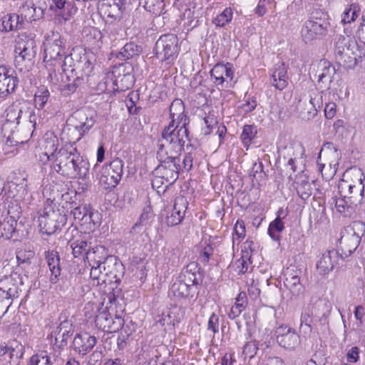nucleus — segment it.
Masks as SVG:
<instances>
[{
	"mask_svg": "<svg viewBox=\"0 0 365 365\" xmlns=\"http://www.w3.org/2000/svg\"><path fill=\"white\" fill-rule=\"evenodd\" d=\"M83 42L87 50L97 53L103 47L104 35L97 27L86 26L83 29Z\"/></svg>",
	"mask_w": 365,
	"mask_h": 365,
	"instance_id": "18",
	"label": "nucleus"
},
{
	"mask_svg": "<svg viewBox=\"0 0 365 365\" xmlns=\"http://www.w3.org/2000/svg\"><path fill=\"white\" fill-rule=\"evenodd\" d=\"M123 173V162L118 158L106 163L101 169L99 184L106 190H111L119 184Z\"/></svg>",
	"mask_w": 365,
	"mask_h": 365,
	"instance_id": "11",
	"label": "nucleus"
},
{
	"mask_svg": "<svg viewBox=\"0 0 365 365\" xmlns=\"http://www.w3.org/2000/svg\"><path fill=\"white\" fill-rule=\"evenodd\" d=\"M22 349V345L16 340L0 342V358L7 365H19L23 355Z\"/></svg>",
	"mask_w": 365,
	"mask_h": 365,
	"instance_id": "17",
	"label": "nucleus"
},
{
	"mask_svg": "<svg viewBox=\"0 0 365 365\" xmlns=\"http://www.w3.org/2000/svg\"><path fill=\"white\" fill-rule=\"evenodd\" d=\"M284 229V223L282 220L278 216L271 222L268 227V234L270 237L274 240H279V233Z\"/></svg>",
	"mask_w": 365,
	"mask_h": 365,
	"instance_id": "42",
	"label": "nucleus"
},
{
	"mask_svg": "<svg viewBox=\"0 0 365 365\" xmlns=\"http://www.w3.org/2000/svg\"><path fill=\"white\" fill-rule=\"evenodd\" d=\"M16 222L12 217H6L0 221V237L10 239L16 229Z\"/></svg>",
	"mask_w": 365,
	"mask_h": 365,
	"instance_id": "39",
	"label": "nucleus"
},
{
	"mask_svg": "<svg viewBox=\"0 0 365 365\" xmlns=\"http://www.w3.org/2000/svg\"><path fill=\"white\" fill-rule=\"evenodd\" d=\"M88 320H93L95 327L106 333L118 332L124 325V319L117 314L115 306L110 301L109 305L103 303H87L83 309Z\"/></svg>",
	"mask_w": 365,
	"mask_h": 365,
	"instance_id": "2",
	"label": "nucleus"
},
{
	"mask_svg": "<svg viewBox=\"0 0 365 365\" xmlns=\"http://www.w3.org/2000/svg\"><path fill=\"white\" fill-rule=\"evenodd\" d=\"M360 7L357 4H351L341 15V22L344 24L354 22L359 16Z\"/></svg>",
	"mask_w": 365,
	"mask_h": 365,
	"instance_id": "41",
	"label": "nucleus"
},
{
	"mask_svg": "<svg viewBox=\"0 0 365 365\" xmlns=\"http://www.w3.org/2000/svg\"><path fill=\"white\" fill-rule=\"evenodd\" d=\"M187 207L188 202L185 197L182 195L177 197L173 210L166 217L167 225L173 227L180 225L185 218Z\"/></svg>",
	"mask_w": 365,
	"mask_h": 365,
	"instance_id": "22",
	"label": "nucleus"
},
{
	"mask_svg": "<svg viewBox=\"0 0 365 365\" xmlns=\"http://www.w3.org/2000/svg\"><path fill=\"white\" fill-rule=\"evenodd\" d=\"M233 10L231 7H226L220 14L216 16L212 20L213 24L217 27H225L232 20Z\"/></svg>",
	"mask_w": 365,
	"mask_h": 365,
	"instance_id": "40",
	"label": "nucleus"
},
{
	"mask_svg": "<svg viewBox=\"0 0 365 365\" xmlns=\"http://www.w3.org/2000/svg\"><path fill=\"white\" fill-rule=\"evenodd\" d=\"M49 96L50 93L46 87H39L34 96L35 107L39 110L43 109L45 107Z\"/></svg>",
	"mask_w": 365,
	"mask_h": 365,
	"instance_id": "43",
	"label": "nucleus"
},
{
	"mask_svg": "<svg viewBox=\"0 0 365 365\" xmlns=\"http://www.w3.org/2000/svg\"><path fill=\"white\" fill-rule=\"evenodd\" d=\"M258 350L257 342L255 340L250 341L245 343L242 349V354L245 358L252 359Z\"/></svg>",
	"mask_w": 365,
	"mask_h": 365,
	"instance_id": "52",
	"label": "nucleus"
},
{
	"mask_svg": "<svg viewBox=\"0 0 365 365\" xmlns=\"http://www.w3.org/2000/svg\"><path fill=\"white\" fill-rule=\"evenodd\" d=\"M184 102L180 98H175L170 106V123L165 128L170 129L176 128L178 130L187 131V125L189 124V118L185 114Z\"/></svg>",
	"mask_w": 365,
	"mask_h": 365,
	"instance_id": "15",
	"label": "nucleus"
},
{
	"mask_svg": "<svg viewBox=\"0 0 365 365\" xmlns=\"http://www.w3.org/2000/svg\"><path fill=\"white\" fill-rule=\"evenodd\" d=\"M36 41L26 34L20 35L14 48L15 65L19 70H27L36 56Z\"/></svg>",
	"mask_w": 365,
	"mask_h": 365,
	"instance_id": "10",
	"label": "nucleus"
},
{
	"mask_svg": "<svg viewBox=\"0 0 365 365\" xmlns=\"http://www.w3.org/2000/svg\"><path fill=\"white\" fill-rule=\"evenodd\" d=\"M185 317V308L177 304L171 305L167 313H163L158 316L156 324H159L164 331H175L177 326Z\"/></svg>",
	"mask_w": 365,
	"mask_h": 365,
	"instance_id": "14",
	"label": "nucleus"
},
{
	"mask_svg": "<svg viewBox=\"0 0 365 365\" xmlns=\"http://www.w3.org/2000/svg\"><path fill=\"white\" fill-rule=\"evenodd\" d=\"M55 205L50 199L44 202L43 207L38 211V227L42 233L53 235L61 230L67 222L66 215L58 209L55 210Z\"/></svg>",
	"mask_w": 365,
	"mask_h": 365,
	"instance_id": "7",
	"label": "nucleus"
},
{
	"mask_svg": "<svg viewBox=\"0 0 365 365\" xmlns=\"http://www.w3.org/2000/svg\"><path fill=\"white\" fill-rule=\"evenodd\" d=\"M59 140L53 132L47 131L38 143L40 161L46 165L53 163V169L60 175L71 178L84 180L89 173L90 163L76 148L64 145L60 149Z\"/></svg>",
	"mask_w": 365,
	"mask_h": 365,
	"instance_id": "1",
	"label": "nucleus"
},
{
	"mask_svg": "<svg viewBox=\"0 0 365 365\" xmlns=\"http://www.w3.org/2000/svg\"><path fill=\"white\" fill-rule=\"evenodd\" d=\"M197 259L203 265L209 264L210 257L214 253L213 243L210 240H202L197 247Z\"/></svg>",
	"mask_w": 365,
	"mask_h": 365,
	"instance_id": "31",
	"label": "nucleus"
},
{
	"mask_svg": "<svg viewBox=\"0 0 365 365\" xmlns=\"http://www.w3.org/2000/svg\"><path fill=\"white\" fill-rule=\"evenodd\" d=\"M210 76L216 87L220 89L230 83L234 77L233 65L231 63L215 64L210 71Z\"/></svg>",
	"mask_w": 365,
	"mask_h": 365,
	"instance_id": "16",
	"label": "nucleus"
},
{
	"mask_svg": "<svg viewBox=\"0 0 365 365\" xmlns=\"http://www.w3.org/2000/svg\"><path fill=\"white\" fill-rule=\"evenodd\" d=\"M144 8L149 12L160 15L165 9L164 0H145Z\"/></svg>",
	"mask_w": 365,
	"mask_h": 365,
	"instance_id": "47",
	"label": "nucleus"
},
{
	"mask_svg": "<svg viewBox=\"0 0 365 365\" xmlns=\"http://www.w3.org/2000/svg\"><path fill=\"white\" fill-rule=\"evenodd\" d=\"M29 365H52V363L47 352L42 351L30 358Z\"/></svg>",
	"mask_w": 365,
	"mask_h": 365,
	"instance_id": "48",
	"label": "nucleus"
},
{
	"mask_svg": "<svg viewBox=\"0 0 365 365\" xmlns=\"http://www.w3.org/2000/svg\"><path fill=\"white\" fill-rule=\"evenodd\" d=\"M334 54L339 64L354 67L364 56L356 41L349 36H339L335 41Z\"/></svg>",
	"mask_w": 365,
	"mask_h": 365,
	"instance_id": "8",
	"label": "nucleus"
},
{
	"mask_svg": "<svg viewBox=\"0 0 365 365\" xmlns=\"http://www.w3.org/2000/svg\"><path fill=\"white\" fill-rule=\"evenodd\" d=\"M188 132L176 128H165L162 131V139L159 140L156 157L158 160H173L180 161L179 157L184 150Z\"/></svg>",
	"mask_w": 365,
	"mask_h": 365,
	"instance_id": "4",
	"label": "nucleus"
},
{
	"mask_svg": "<svg viewBox=\"0 0 365 365\" xmlns=\"http://www.w3.org/2000/svg\"><path fill=\"white\" fill-rule=\"evenodd\" d=\"M92 207L87 205H81L75 207L72 211L71 214L73 217L74 222L78 225L81 221L83 220V217L89 212Z\"/></svg>",
	"mask_w": 365,
	"mask_h": 365,
	"instance_id": "54",
	"label": "nucleus"
},
{
	"mask_svg": "<svg viewBox=\"0 0 365 365\" xmlns=\"http://www.w3.org/2000/svg\"><path fill=\"white\" fill-rule=\"evenodd\" d=\"M130 334L126 333H123V331L120 332V334L118 335L117 339V345L119 349H123L125 348V346L127 344V341L129 339Z\"/></svg>",
	"mask_w": 365,
	"mask_h": 365,
	"instance_id": "61",
	"label": "nucleus"
},
{
	"mask_svg": "<svg viewBox=\"0 0 365 365\" xmlns=\"http://www.w3.org/2000/svg\"><path fill=\"white\" fill-rule=\"evenodd\" d=\"M133 68L128 62L119 64L118 67L106 77V91L108 92L125 91L133 86Z\"/></svg>",
	"mask_w": 365,
	"mask_h": 365,
	"instance_id": "9",
	"label": "nucleus"
},
{
	"mask_svg": "<svg viewBox=\"0 0 365 365\" xmlns=\"http://www.w3.org/2000/svg\"><path fill=\"white\" fill-rule=\"evenodd\" d=\"M97 9L101 17L107 24L118 22L125 11V0H100Z\"/></svg>",
	"mask_w": 365,
	"mask_h": 365,
	"instance_id": "13",
	"label": "nucleus"
},
{
	"mask_svg": "<svg viewBox=\"0 0 365 365\" xmlns=\"http://www.w3.org/2000/svg\"><path fill=\"white\" fill-rule=\"evenodd\" d=\"M318 168L322 178L326 181H329L336 174V169L332 168L331 164L326 165L318 163Z\"/></svg>",
	"mask_w": 365,
	"mask_h": 365,
	"instance_id": "51",
	"label": "nucleus"
},
{
	"mask_svg": "<svg viewBox=\"0 0 365 365\" xmlns=\"http://www.w3.org/2000/svg\"><path fill=\"white\" fill-rule=\"evenodd\" d=\"M235 361V353H227L222 358L221 365H234Z\"/></svg>",
	"mask_w": 365,
	"mask_h": 365,
	"instance_id": "63",
	"label": "nucleus"
},
{
	"mask_svg": "<svg viewBox=\"0 0 365 365\" xmlns=\"http://www.w3.org/2000/svg\"><path fill=\"white\" fill-rule=\"evenodd\" d=\"M257 134V128L255 125H245L240 135V140L246 150L250 148L253 140Z\"/></svg>",
	"mask_w": 365,
	"mask_h": 365,
	"instance_id": "37",
	"label": "nucleus"
},
{
	"mask_svg": "<svg viewBox=\"0 0 365 365\" xmlns=\"http://www.w3.org/2000/svg\"><path fill=\"white\" fill-rule=\"evenodd\" d=\"M19 83L15 71L6 66H0V97L14 92Z\"/></svg>",
	"mask_w": 365,
	"mask_h": 365,
	"instance_id": "19",
	"label": "nucleus"
},
{
	"mask_svg": "<svg viewBox=\"0 0 365 365\" xmlns=\"http://www.w3.org/2000/svg\"><path fill=\"white\" fill-rule=\"evenodd\" d=\"M0 291L6 299L15 297L18 294V285L11 276H5L0 279Z\"/></svg>",
	"mask_w": 365,
	"mask_h": 365,
	"instance_id": "30",
	"label": "nucleus"
},
{
	"mask_svg": "<svg viewBox=\"0 0 365 365\" xmlns=\"http://www.w3.org/2000/svg\"><path fill=\"white\" fill-rule=\"evenodd\" d=\"M284 286L293 294H299L303 291L300 277L294 271H287L285 273Z\"/></svg>",
	"mask_w": 365,
	"mask_h": 365,
	"instance_id": "32",
	"label": "nucleus"
},
{
	"mask_svg": "<svg viewBox=\"0 0 365 365\" xmlns=\"http://www.w3.org/2000/svg\"><path fill=\"white\" fill-rule=\"evenodd\" d=\"M207 329L211 331L214 334L219 331V317L217 314L212 313L208 319Z\"/></svg>",
	"mask_w": 365,
	"mask_h": 365,
	"instance_id": "57",
	"label": "nucleus"
},
{
	"mask_svg": "<svg viewBox=\"0 0 365 365\" xmlns=\"http://www.w3.org/2000/svg\"><path fill=\"white\" fill-rule=\"evenodd\" d=\"M23 24V18L19 14H7L0 20V31L2 32L17 31L22 27Z\"/></svg>",
	"mask_w": 365,
	"mask_h": 365,
	"instance_id": "27",
	"label": "nucleus"
},
{
	"mask_svg": "<svg viewBox=\"0 0 365 365\" xmlns=\"http://www.w3.org/2000/svg\"><path fill=\"white\" fill-rule=\"evenodd\" d=\"M340 259L341 255L334 249L327 250L317 262L316 268L318 273L321 275L328 274L339 264Z\"/></svg>",
	"mask_w": 365,
	"mask_h": 365,
	"instance_id": "21",
	"label": "nucleus"
},
{
	"mask_svg": "<svg viewBox=\"0 0 365 365\" xmlns=\"http://www.w3.org/2000/svg\"><path fill=\"white\" fill-rule=\"evenodd\" d=\"M160 165L156 168V173L160 178L165 180L168 184H173L178 178L181 169L180 161L166 160H158Z\"/></svg>",
	"mask_w": 365,
	"mask_h": 365,
	"instance_id": "20",
	"label": "nucleus"
},
{
	"mask_svg": "<svg viewBox=\"0 0 365 365\" xmlns=\"http://www.w3.org/2000/svg\"><path fill=\"white\" fill-rule=\"evenodd\" d=\"M257 106V101L254 98H249L242 106V108L246 113H250L255 109Z\"/></svg>",
	"mask_w": 365,
	"mask_h": 365,
	"instance_id": "60",
	"label": "nucleus"
},
{
	"mask_svg": "<svg viewBox=\"0 0 365 365\" xmlns=\"http://www.w3.org/2000/svg\"><path fill=\"white\" fill-rule=\"evenodd\" d=\"M66 39L58 32H51L45 39L43 63L50 76L60 68L63 71L66 70Z\"/></svg>",
	"mask_w": 365,
	"mask_h": 365,
	"instance_id": "3",
	"label": "nucleus"
},
{
	"mask_svg": "<svg viewBox=\"0 0 365 365\" xmlns=\"http://www.w3.org/2000/svg\"><path fill=\"white\" fill-rule=\"evenodd\" d=\"M276 339L279 345L284 349H294L298 343V336L294 330L287 325L282 324L275 331Z\"/></svg>",
	"mask_w": 365,
	"mask_h": 365,
	"instance_id": "23",
	"label": "nucleus"
},
{
	"mask_svg": "<svg viewBox=\"0 0 365 365\" xmlns=\"http://www.w3.org/2000/svg\"><path fill=\"white\" fill-rule=\"evenodd\" d=\"M242 256L233 264L234 270L238 275L245 274L248 269V261L250 259L248 252L244 255V250H242Z\"/></svg>",
	"mask_w": 365,
	"mask_h": 365,
	"instance_id": "46",
	"label": "nucleus"
},
{
	"mask_svg": "<svg viewBox=\"0 0 365 365\" xmlns=\"http://www.w3.org/2000/svg\"><path fill=\"white\" fill-rule=\"evenodd\" d=\"M323 15L324 13L320 10H315L310 14L301 31L306 41H311L326 34L328 23L322 18Z\"/></svg>",
	"mask_w": 365,
	"mask_h": 365,
	"instance_id": "12",
	"label": "nucleus"
},
{
	"mask_svg": "<svg viewBox=\"0 0 365 365\" xmlns=\"http://www.w3.org/2000/svg\"><path fill=\"white\" fill-rule=\"evenodd\" d=\"M108 262L109 261L106 259L103 262H101V260H97L93 262V264L91 262L88 263L91 266L90 278L93 287H98L105 284V277L108 274V272L103 274L101 272V266L103 265V269H106V265L108 264Z\"/></svg>",
	"mask_w": 365,
	"mask_h": 365,
	"instance_id": "28",
	"label": "nucleus"
},
{
	"mask_svg": "<svg viewBox=\"0 0 365 365\" xmlns=\"http://www.w3.org/2000/svg\"><path fill=\"white\" fill-rule=\"evenodd\" d=\"M272 85L279 91H283L289 84L287 68L284 63L276 64L270 76Z\"/></svg>",
	"mask_w": 365,
	"mask_h": 365,
	"instance_id": "26",
	"label": "nucleus"
},
{
	"mask_svg": "<svg viewBox=\"0 0 365 365\" xmlns=\"http://www.w3.org/2000/svg\"><path fill=\"white\" fill-rule=\"evenodd\" d=\"M140 47L133 42L127 43L121 50V54L127 59L138 55Z\"/></svg>",
	"mask_w": 365,
	"mask_h": 365,
	"instance_id": "50",
	"label": "nucleus"
},
{
	"mask_svg": "<svg viewBox=\"0 0 365 365\" xmlns=\"http://www.w3.org/2000/svg\"><path fill=\"white\" fill-rule=\"evenodd\" d=\"M44 257L51 272L49 281L52 284H56L61 273L59 254L54 250H49L44 252Z\"/></svg>",
	"mask_w": 365,
	"mask_h": 365,
	"instance_id": "24",
	"label": "nucleus"
},
{
	"mask_svg": "<svg viewBox=\"0 0 365 365\" xmlns=\"http://www.w3.org/2000/svg\"><path fill=\"white\" fill-rule=\"evenodd\" d=\"M360 241L359 236L355 232H348L343 235L339 239V247L345 255L351 254L356 250Z\"/></svg>",
	"mask_w": 365,
	"mask_h": 365,
	"instance_id": "29",
	"label": "nucleus"
},
{
	"mask_svg": "<svg viewBox=\"0 0 365 365\" xmlns=\"http://www.w3.org/2000/svg\"><path fill=\"white\" fill-rule=\"evenodd\" d=\"M348 175H343L339 182V197L334 199V206L336 211L344 215L352 212L354 208L361 205L363 200V187L359 181H356L357 190L354 195L349 196L350 189L354 187L355 185L349 182Z\"/></svg>",
	"mask_w": 365,
	"mask_h": 365,
	"instance_id": "5",
	"label": "nucleus"
},
{
	"mask_svg": "<svg viewBox=\"0 0 365 365\" xmlns=\"http://www.w3.org/2000/svg\"><path fill=\"white\" fill-rule=\"evenodd\" d=\"M204 125L201 127V135H210L216 129L218 124L217 118L213 111H209L203 118Z\"/></svg>",
	"mask_w": 365,
	"mask_h": 365,
	"instance_id": "36",
	"label": "nucleus"
},
{
	"mask_svg": "<svg viewBox=\"0 0 365 365\" xmlns=\"http://www.w3.org/2000/svg\"><path fill=\"white\" fill-rule=\"evenodd\" d=\"M343 175H348L349 182H354L353 184L355 185L354 187H353L351 190L350 189V193L349 194V196L354 195L356 192V190H357L358 188H356V181H359V182L361 183V186L363 187V192H364V185L363 184V180L364 179V175L363 173L361 172V170H354L351 171H346Z\"/></svg>",
	"mask_w": 365,
	"mask_h": 365,
	"instance_id": "45",
	"label": "nucleus"
},
{
	"mask_svg": "<svg viewBox=\"0 0 365 365\" xmlns=\"http://www.w3.org/2000/svg\"><path fill=\"white\" fill-rule=\"evenodd\" d=\"M34 252L32 250H20L16 252V260L18 264L30 263L31 259L34 257Z\"/></svg>",
	"mask_w": 365,
	"mask_h": 365,
	"instance_id": "55",
	"label": "nucleus"
},
{
	"mask_svg": "<svg viewBox=\"0 0 365 365\" xmlns=\"http://www.w3.org/2000/svg\"><path fill=\"white\" fill-rule=\"evenodd\" d=\"M192 282L193 284H188L184 281L178 280L172 285L171 291L173 294L178 298L192 297L194 292V281Z\"/></svg>",
	"mask_w": 365,
	"mask_h": 365,
	"instance_id": "33",
	"label": "nucleus"
},
{
	"mask_svg": "<svg viewBox=\"0 0 365 365\" xmlns=\"http://www.w3.org/2000/svg\"><path fill=\"white\" fill-rule=\"evenodd\" d=\"M77 115L79 117H86L85 122L82 123L80 125L75 127V128L76 130L79 129L78 135L76 138V140L78 141L81 139V138L83 136L85 132L89 130V129L93 126V125L96 122V119H95V117H93V115H91L90 118H88L87 115H86V113L82 111L77 113Z\"/></svg>",
	"mask_w": 365,
	"mask_h": 365,
	"instance_id": "44",
	"label": "nucleus"
},
{
	"mask_svg": "<svg viewBox=\"0 0 365 365\" xmlns=\"http://www.w3.org/2000/svg\"><path fill=\"white\" fill-rule=\"evenodd\" d=\"M234 232L235 235V237H233L232 242L235 243L236 240H237V243H240L246 236V227L245 223L243 220L238 219L234 227Z\"/></svg>",
	"mask_w": 365,
	"mask_h": 365,
	"instance_id": "49",
	"label": "nucleus"
},
{
	"mask_svg": "<svg viewBox=\"0 0 365 365\" xmlns=\"http://www.w3.org/2000/svg\"><path fill=\"white\" fill-rule=\"evenodd\" d=\"M347 361L350 363H356L359 359V349L357 346L351 347L346 354Z\"/></svg>",
	"mask_w": 365,
	"mask_h": 365,
	"instance_id": "59",
	"label": "nucleus"
},
{
	"mask_svg": "<svg viewBox=\"0 0 365 365\" xmlns=\"http://www.w3.org/2000/svg\"><path fill=\"white\" fill-rule=\"evenodd\" d=\"M247 303L246 292L244 291L240 292L235 298V304L228 313V317L231 319L238 317L246 309Z\"/></svg>",
	"mask_w": 365,
	"mask_h": 365,
	"instance_id": "34",
	"label": "nucleus"
},
{
	"mask_svg": "<svg viewBox=\"0 0 365 365\" xmlns=\"http://www.w3.org/2000/svg\"><path fill=\"white\" fill-rule=\"evenodd\" d=\"M135 98L133 92L130 93L125 98V105L128 108V113L130 115H136L139 113L140 107L136 106Z\"/></svg>",
	"mask_w": 365,
	"mask_h": 365,
	"instance_id": "56",
	"label": "nucleus"
},
{
	"mask_svg": "<svg viewBox=\"0 0 365 365\" xmlns=\"http://www.w3.org/2000/svg\"><path fill=\"white\" fill-rule=\"evenodd\" d=\"M180 46L178 38L173 34L162 35L155 43V55L160 61L163 71L173 67L179 56Z\"/></svg>",
	"mask_w": 365,
	"mask_h": 365,
	"instance_id": "6",
	"label": "nucleus"
},
{
	"mask_svg": "<svg viewBox=\"0 0 365 365\" xmlns=\"http://www.w3.org/2000/svg\"><path fill=\"white\" fill-rule=\"evenodd\" d=\"M93 211L91 208L89 212L83 217L77 225H78L82 232L85 233L93 232L96 228L100 225V222L93 220Z\"/></svg>",
	"mask_w": 365,
	"mask_h": 365,
	"instance_id": "38",
	"label": "nucleus"
},
{
	"mask_svg": "<svg viewBox=\"0 0 365 365\" xmlns=\"http://www.w3.org/2000/svg\"><path fill=\"white\" fill-rule=\"evenodd\" d=\"M72 253L74 257H83L84 260L90 263V250L91 243H88L85 240H78L71 243Z\"/></svg>",
	"mask_w": 365,
	"mask_h": 365,
	"instance_id": "35",
	"label": "nucleus"
},
{
	"mask_svg": "<svg viewBox=\"0 0 365 365\" xmlns=\"http://www.w3.org/2000/svg\"><path fill=\"white\" fill-rule=\"evenodd\" d=\"M324 116L327 119H332L336 114V105L335 103L330 102L326 103L324 107Z\"/></svg>",
	"mask_w": 365,
	"mask_h": 365,
	"instance_id": "58",
	"label": "nucleus"
},
{
	"mask_svg": "<svg viewBox=\"0 0 365 365\" xmlns=\"http://www.w3.org/2000/svg\"><path fill=\"white\" fill-rule=\"evenodd\" d=\"M216 134L219 137V144L221 145L224 143V139L225 137V135L227 133V128L225 125L219 123L217 124V127L216 128Z\"/></svg>",
	"mask_w": 365,
	"mask_h": 365,
	"instance_id": "62",
	"label": "nucleus"
},
{
	"mask_svg": "<svg viewBox=\"0 0 365 365\" xmlns=\"http://www.w3.org/2000/svg\"><path fill=\"white\" fill-rule=\"evenodd\" d=\"M296 190L298 195L304 200H307L312 195V188L309 182L297 183Z\"/></svg>",
	"mask_w": 365,
	"mask_h": 365,
	"instance_id": "53",
	"label": "nucleus"
},
{
	"mask_svg": "<svg viewBox=\"0 0 365 365\" xmlns=\"http://www.w3.org/2000/svg\"><path fill=\"white\" fill-rule=\"evenodd\" d=\"M182 167L186 170H190L192 167V157L190 153H187L182 160Z\"/></svg>",
	"mask_w": 365,
	"mask_h": 365,
	"instance_id": "64",
	"label": "nucleus"
},
{
	"mask_svg": "<svg viewBox=\"0 0 365 365\" xmlns=\"http://www.w3.org/2000/svg\"><path fill=\"white\" fill-rule=\"evenodd\" d=\"M97 339L88 332L79 333L73 339L75 351L84 356L89 353L96 344Z\"/></svg>",
	"mask_w": 365,
	"mask_h": 365,
	"instance_id": "25",
	"label": "nucleus"
}]
</instances>
